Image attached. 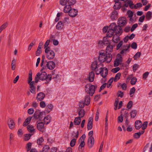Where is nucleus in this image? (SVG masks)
I'll return each instance as SVG.
<instances>
[{
    "instance_id": "nucleus-41",
    "label": "nucleus",
    "mask_w": 152,
    "mask_h": 152,
    "mask_svg": "<svg viewBox=\"0 0 152 152\" xmlns=\"http://www.w3.org/2000/svg\"><path fill=\"white\" fill-rule=\"evenodd\" d=\"M137 114V111L135 110H132L130 113V115L131 118H134L136 116Z\"/></svg>"
},
{
    "instance_id": "nucleus-30",
    "label": "nucleus",
    "mask_w": 152,
    "mask_h": 152,
    "mask_svg": "<svg viewBox=\"0 0 152 152\" xmlns=\"http://www.w3.org/2000/svg\"><path fill=\"white\" fill-rule=\"evenodd\" d=\"M32 118V117L31 116L28 117L25 120L23 123V126H27L28 124H29L30 121Z\"/></svg>"
},
{
    "instance_id": "nucleus-7",
    "label": "nucleus",
    "mask_w": 152,
    "mask_h": 152,
    "mask_svg": "<svg viewBox=\"0 0 152 152\" xmlns=\"http://www.w3.org/2000/svg\"><path fill=\"white\" fill-rule=\"evenodd\" d=\"M30 92L34 94H36V87L34 86V81H32L30 84Z\"/></svg>"
},
{
    "instance_id": "nucleus-51",
    "label": "nucleus",
    "mask_w": 152,
    "mask_h": 152,
    "mask_svg": "<svg viewBox=\"0 0 152 152\" xmlns=\"http://www.w3.org/2000/svg\"><path fill=\"white\" fill-rule=\"evenodd\" d=\"M76 142V139H73L70 142V145L71 147H73L74 146Z\"/></svg>"
},
{
    "instance_id": "nucleus-26",
    "label": "nucleus",
    "mask_w": 152,
    "mask_h": 152,
    "mask_svg": "<svg viewBox=\"0 0 152 152\" xmlns=\"http://www.w3.org/2000/svg\"><path fill=\"white\" fill-rule=\"evenodd\" d=\"M81 121V117H76L74 120V124L76 125H79Z\"/></svg>"
},
{
    "instance_id": "nucleus-24",
    "label": "nucleus",
    "mask_w": 152,
    "mask_h": 152,
    "mask_svg": "<svg viewBox=\"0 0 152 152\" xmlns=\"http://www.w3.org/2000/svg\"><path fill=\"white\" fill-rule=\"evenodd\" d=\"M115 4L113 6V8L115 10H119L121 7V4L119 2L115 1Z\"/></svg>"
},
{
    "instance_id": "nucleus-50",
    "label": "nucleus",
    "mask_w": 152,
    "mask_h": 152,
    "mask_svg": "<svg viewBox=\"0 0 152 152\" xmlns=\"http://www.w3.org/2000/svg\"><path fill=\"white\" fill-rule=\"evenodd\" d=\"M40 106L42 108L45 107L46 106L45 102L44 101H41L39 103Z\"/></svg>"
},
{
    "instance_id": "nucleus-54",
    "label": "nucleus",
    "mask_w": 152,
    "mask_h": 152,
    "mask_svg": "<svg viewBox=\"0 0 152 152\" xmlns=\"http://www.w3.org/2000/svg\"><path fill=\"white\" fill-rule=\"evenodd\" d=\"M141 53L140 52H138L136 53L134 56V60H136L137 58H139L141 55Z\"/></svg>"
},
{
    "instance_id": "nucleus-36",
    "label": "nucleus",
    "mask_w": 152,
    "mask_h": 152,
    "mask_svg": "<svg viewBox=\"0 0 152 152\" xmlns=\"http://www.w3.org/2000/svg\"><path fill=\"white\" fill-rule=\"evenodd\" d=\"M32 72L30 70L29 73V77L28 80V83L30 84V83L32 82Z\"/></svg>"
},
{
    "instance_id": "nucleus-40",
    "label": "nucleus",
    "mask_w": 152,
    "mask_h": 152,
    "mask_svg": "<svg viewBox=\"0 0 152 152\" xmlns=\"http://www.w3.org/2000/svg\"><path fill=\"white\" fill-rule=\"evenodd\" d=\"M127 13L129 17L130 18V20L131 21L133 15V13L131 11L129 10L127 11Z\"/></svg>"
},
{
    "instance_id": "nucleus-1",
    "label": "nucleus",
    "mask_w": 152,
    "mask_h": 152,
    "mask_svg": "<svg viewBox=\"0 0 152 152\" xmlns=\"http://www.w3.org/2000/svg\"><path fill=\"white\" fill-rule=\"evenodd\" d=\"M111 54H108L100 52L99 57V61L101 63L105 62L107 63H110L112 59Z\"/></svg>"
},
{
    "instance_id": "nucleus-20",
    "label": "nucleus",
    "mask_w": 152,
    "mask_h": 152,
    "mask_svg": "<svg viewBox=\"0 0 152 152\" xmlns=\"http://www.w3.org/2000/svg\"><path fill=\"white\" fill-rule=\"evenodd\" d=\"M27 128L29 132L34 134L35 132V129L34 127L31 125H28Z\"/></svg>"
},
{
    "instance_id": "nucleus-53",
    "label": "nucleus",
    "mask_w": 152,
    "mask_h": 152,
    "mask_svg": "<svg viewBox=\"0 0 152 152\" xmlns=\"http://www.w3.org/2000/svg\"><path fill=\"white\" fill-rule=\"evenodd\" d=\"M44 141V139L42 137H41L40 138H39L37 140V143L39 145H41V143L42 142Z\"/></svg>"
},
{
    "instance_id": "nucleus-8",
    "label": "nucleus",
    "mask_w": 152,
    "mask_h": 152,
    "mask_svg": "<svg viewBox=\"0 0 152 152\" xmlns=\"http://www.w3.org/2000/svg\"><path fill=\"white\" fill-rule=\"evenodd\" d=\"M100 65H102L101 63L98 65L96 61H94L93 62L91 65V67L92 70L95 71L96 72H98L99 69H98V68L99 67Z\"/></svg>"
},
{
    "instance_id": "nucleus-43",
    "label": "nucleus",
    "mask_w": 152,
    "mask_h": 152,
    "mask_svg": "<svg viewBox=\"0 0 152 152\" xmlns=\"http://www.w3.org/2000/svg\"><path fill=\"white\" fill-rule=\"evenodd\" d=\"M33 134H26L25 136L24 140L25 141L28 140L30 139L31 136Z\"/></svg>"
},
{
    "instance_id": "nucleus-62",
    "label": "nucleus",
    "mask_w": 152,
    "mask_h": 152,
    "mask_svg": "<svg viewBox=\"0 0 152 152\" xmlns=\"http://www.w3.org/2000/svg\"><path fill=\"white\" fill-rule=\"evenodd\" d=\"M123 118L122 115H120L118 118V123H121L123 122Z\"/></svg>"
},
{
    "instance_id": "nucleus-23",
    "label": "nucleus",
    "mask_w": 152,
    "mask_h": 152,
    "mask_svg": "<svg viewBox=\"0 0 152 152\" xmlns=\"http://www.w3.org/2000/svg\"><path fill=\"white\" fill-rule=\"evenodd\" d=\"M53 108V105L51 104H49L46 106L45 111L46 113H48L52 110Z\"/></svg>"
},
{
    "instance_id": "nucleus-35",
    "label": "nucleus",
    "mask_w": 152,
    "mask_h": 152,
    "mask_svg": "<svg viewBox=\"0 0 152 152\" xmlns=\"http://www.w3.org/2000/svg\"><path fill=\"white\" fill-rule=\"evenodd\" d=\"M121 76V73L120 72H118V73H117L116 75L115 76V77L114 78V82H116L118 80H119Z\"/></svg>"
},
{
    "instance_id": "nucleus-27",
    "label": "nucleus",
    "mask_w": 152,
    "mask_h": 152,
    "mask_svg": "<svg viewBox=\"0 0 152 152\" xmlns=\"http://www.w3.org/2000/svg\"><path fill=\"white\" fill-rule=\"evenodd\" d=\"M118 35V34H115L113 35L112 40L114 42L117 43L119 41V37L117 36Z\"/></svg>"
},
{
    "instance_id": "nucleus-14",
    "label": "nucleus",
    "mask_w": 152,
    "mask_h": 152,
    "mask_svg": "<svg viewBox=\"0 0 152 152\" xmlns=\"http://www.w3.org/2000/svg\"><path fill=\"white\" fill-rule=\"evenodd\" d=\"M113 46L109 44L106 47V53L108 54H111V53L113 51Z\"/></svg>"
},
{
    "instance_id": "nucleus-61",
    "label": "nucleus",
    "mask_w": 152,
    "mask_h": 152,
    "mask_svg": "<svg viewBox=\"0 0 152 152\" xmlns=\"http://www.w3.org/2000/svg\"><path fill=\"white\" fill-rule=\"evenodd\" d=\"M149 74V72H146L144 73L143 75V79H146V78L148 77Z\"/></svg>"
},
{
    "instance_id": "nucleus-9",
    "label": "nucleus",
    "mask_w": 152,
    "mask_h": 152,
    "mask_svg": "<svg viewBox=\"0 0 152 152\" xmlns=\"http://www.w3.org/2000/svg\"><path fill=\"white\" fill-rule=\"evenodd\" d=\"M77 13V10L74 8H72L68 13L69 15L72 17H74L76 16Z\"/></svg>"
},
{
    "instance_id": "nucleus-63",
    "label": "nucleus",
    "mask_w": 152,
    "mask_h": 152,
    "mask_svg": "<svg viewBox=\"0 0 152 152\" xmlns=\"http://www.w3.org/2000/svg\"><path fill=\"white\" fill-rule=\"evenodd\" d=\"M121 86L122 89L124 90H126L127 88V86L126 84L125 83H123L121 84Z\"/></svg>"
},
{
    "instance_id": "nucleus-4",
    "label": "nucleus",
    "mask_w": 152,
    "mask_h": 152,
    "mask_svg": "<svg viewBox=\"0 0 152 152\" xmlns=\"http://www.w3.org/2000/svg\"><path fill=\"white\" fill-rule=\"evenodd\" d=\"M45 52L46 54V57L48 59L52 60L54 58L55 53L53 50H50L49 47L45 49Z\"/></svg>"
},
{
    "instance_id": "nucleus-25",
    "label": "nucleus",
    "mask_w": 152,
    "mask_h": 152,
    "mask_svg": "<svg viewBox=\"0 0 152 152\" xmlns=\"http://www.w3.org/2000/svg\"><path fill=\"white\" fill-rule=\"evenodd\" d=\"M72 9L70 5H66L64 7V12L66 13H69Z\"/></svg>"
},
{
    "instance_id": "nucleus-64",
    "label": "nucleus",
    "mask_w": 152,
    "mask_h": 152,
    "mask_svg": "<svg viewBox=\"0 0 152 152\" xmlns=\"http://www.w3.org/2000/svg\"><path fill=\"white\" fill-rule=\"evenodd\" d=\"M120 64H121V63L120 62L115 59L114 61V66L115 67H117Z\"/></svg>"
},
{
    "instance_id": "nucleus-32",
    "label": "nucleus",
    "mask_w": 152,
    "mask_h": 152,
    "mask_svg": "<svg viewBox=\"0 0 152 152\" xmlns=\"http://www.w3.org/2000/svg\"><path fill=\"white\" fill-rule=\"evenodd\" d=\"M63 27V23L62 22H59L56 26V28L58 30L61 29Z\"/></svg>"
},
{
    "instance_id": "nucleus-60",
    "label": "nucleus",
    "mask_w": 152,
    "mask_h": 152,
    "mask_svg": "<svg viewBox=\"0 0 152 152\" xmlns=\"http://www.w3.org/2000/svg\"><path fill=\"white\" fill-rule=\"evenodd\" d=\"M120 69L119 67H117L112 69L111 72L113 73H116Z\"/></svg>"
},
{
    "instance_id": "nucleus-59",
    "label": "nucleus",
    "mask_w": 152,
    "mask_h": 152,
    "mask_svg": "<svg viewBox=\"0 0 152 152\" xmlns=\"http://www.w3.org/2000/svg\"><path fill=\"white\" fill-rule=\"evenodd\" d=\"M81 143L80 144L79 147V149L80 148L81 149L82 148L84 147L85 145V143L84 142V141H83V140H81V141H80Z\"/></svg>"
},
{
    "instance_id": "nucleus-6",
    "label": "nucleus",
    "mask_w": 152,
    "mask_h": 152,
    "mask_svg": "<svg viewBox=\"0 0 152 152\" xmlns=\"http://www.w3.org/2000/svg\"><path fill=\"white\" fill-rule=\"evenodd\" d=\"M127 23L126 19L124 17L119 18L118 21V24L121 26H125Z\"/></svg>"
},
{
    "instance_id": "nucleus-45",
    "label": "nucleus",
    "mask_w": 152,
    "mask_h": 152,
    "mask_svg": "<svg viewBox=\"0 0 152 152\" xmlns=\"http://www.w3.org/2000/svg\"><path fill=\"white\" fill-rule=\"evenodd\" d=\"M116 26L117 25H116L115 23H112L110 24L109 26V29L114 30V28L116 27Z\"/></svg>"
},
{
    "instance_id": "nucleus-33",
    "label": "nucleus",
    "mask_w": 152,
    "mask_h": 152,
    "mask_svg": "<svg viewBox=\"0 0 152 152\" xmlns=\"http://www.w3.org/2000/svg\"><path fill=\"white\" fill-rule=\"evenodd\" d=\"M50 117L48 115L46 116L44 119V121L45 123H46V124H48L50 122Z\"/></svg>"
},
{
    "instance_id": "nucleus-58",
    "label": "nucleus",
    "mask_w": 152,
    "mask_h": 152,
    "mask_svg": "<svg viewBox=\"0 0 152 152\" xmlns=\"http://www.w3.org/2000/svg\"><path fill=\"white\" fill-rule=\"evenodd\" d=\"M148 124V122L147 121H145L142 124V130H144L146 128Z\"/></svg>"
},
{
    "instance_id": "nucleus-10",
    "label": "nucleus",
    "mask_w": 152,
    "mask_h": 152,
    "mask_svg": "<svg viewBox=\"0 0 152 152\" xmlns=\"http://www.w3.org/2000/svg\"><path fill=\"white\" fill-rule=\"evenodd\" d=\"M46 65L49 69L52 70L55 68V64L53 61H49L47 63Z\"/></svg>"
},
{
    "instance_id": "nucleus-11",
    "label": "nucleus",
    "mask_w": 152,
    "mask_h": 152,
    "mask_svg": "<svg viewBox=\"0 0 152 152\" xmlns=\"http://www.w3.org/2000/svg\"><path fill=\"white\" fill-rule=\"evenodd\" d=\"M88 143L89 148H91L94 143V140L93 137H90L88 140Z\"/></svg>"
},
{
    "instance_id": "nucleus-5",
    "label": "nucleus",
    "mask_w": 152,
    "mask_h": 152,
    "mask_svg": "<svg viewBox=\"0 0 152 152\" xmlns=\"http://www.w3.org/2000/svg\"><path fill=\"white\" fill-rule=\"evenodd\" d=\"M100 70L99 72L98 73L97 72L96 74L97 75L100 74L101 76L103 77L106 78L108 74V70L105 67H103V66L100 67L99 69Z\"/></svg>"
},
{
    "instance_id": "nucleus-22",
    "label": "nucleus",
    "mask_w": 152,
    "mask_h": 152,
    "mask_svg": "<svg viewBox=\"0 0 152 152\" xmlns=\"http://www.w3.org/2000/svg\"><path fill=\"white\" fill-rule=\"evenodd\" d=\"M90 95H87L86 96L84 99V102L86 105H88L90 102Z\"/></svg>"
},
{
    "instance_id": "nucleus-57",
    "label": "nucleus",
    "mask_w": 152,
    "mask_h": 152,
    "mask_svg": "<svg viewBox=\"0 0 152 152\" xmlns=\"http://www.w3.org/2000/svg\"><path fill=\"white\" fill-rule=\"evenodd\" d=\"M123 44V41H121L119 42L117 46L116 49L117 50H119L120 48L121 47Z\"/></svg>"
},
{
    "instance_id": "nucleus-15",
    "label": "nucleus",
    "mask_w": 152,
    "mask_h": 152,
    "mask_svg": "<svg viewBox=\"0 0 152 152\" xmlns=\"http://www.w3.org/2000/svg\"><path fill=\"white\" fill-rule=\"evenodd\" d=\"M121 26L119 25L116 26V27L114 28V30H113L115 34H121L122 33V28Z\"/></svg>"
},
{
    "instance_id": "nucleus-21",
    "label": "nucleus",
    "mask_w": 152,
    "mask_h": 152,
    "mask_svg": "<svg viewBox=\"0 0 152 152\" xmlns=\"http://www.w3.org/2000/svg\"><path fill=\"white\" fill-rule=\"evenodd\" d=\"M42 114V113L39 110L36 111L34 114V117L36 119H38L40 118Z\"/></svg>"
},
{
    "instance_id": "nucleus-18",
    "label": "nucleus",
    "mask_w": 152,
    "mask_h": 152,
    "mask_svg": "<svg viewBox=\"0 0 152 152\" xmlns=\"http://www.w3.org/2000/svg\"><path fill=\"white\" fill-rule=\"evenodd\" d=\"M95 77L94 72L93 71L90 72L88 75V80L90 82H92L94 81Z\"/></svg>"
},
{
    "instance_id": "nucleus-2",
    "label": "nucleus",
    "mask_w": 152,
    "mask_h": 152,
    "mask_svg": "<svg viewBox=\"0 0 152 152\" xmlns=\"http://www.w3.org/2000/svg\"><path fill=\"white\" fill-rule=\"evenodd\" d=\"M41 73L38 72L37 73V76L39 75L40 80H45V82L44 83L45 84H48L52 79V76L51 75H47L46 72H42L41 70Z\"/></svg>"
},
{
    "instance_id": "nucleus-31",
    "label": "nucleus",
    "mask_w": 152,
    "mask_h": 152,
    "mask_svg": "<svg viewBox=\"0 0 152 152\" xmlns=\"http://www.w3.org/2000/svg\"><path fill=\"white\" fill-rule=\"evenodd\" d=\"M152 17V12L151 11L148 12L146 15V19L147 20H150Z\"/></svg>"
},
{
    "instance_id": "nucleus-28",
    "label": "nucleus",
    "mask_w": 152,
    "mask_h": 152,
    "mask_svg": "<svg viewBox=\"0 0 152 152\" xmlns=\"http://www.w3.org/2000/svg\"><path fill=\"white\" fill-rule=\"evenodd\" d=\"M37 127L38 129L40 131H41L44 127V123L41 122L38 123L37 125Z\"/></svg>"
},
{
    "instance_id": "nucleus-48",
    "label": "nucleus",
    "mask_w": 152,
    "mask_h": 152,
    "mask_svg": "<svg viewBox=\"0 0 152 152\" xmlns=\"http://www.w3.org/2000/svg\"><path fill=\"white\" fill-rule=\"evenodd\" d=\"M136 89L134 87H132V88L129 91V94L131 96V97H132L133 96V94H134L135 91Z\"/></svg>"
},
{
    "instance_id": "nucleus-29",
    "label": "nucleus",
    "mask_w": 152,
    "mask_h": 152,
    "mask_svg": "<svg viewBox=\"0 0 152 152\" xmlns=\"http://www.w3.org/2000/svg\"><path fill=\"white\" fill-rule=\"evenodd\" d=\"M114 31L113 29H109L107 34V37H110L112 36H113V34Z\"/></svg>"
},
{
    "instance_id": "nucleus-37",
    "label": "nucleus",
    "mask_w": 152,
    "mask_h": 152,
    "mask_svg": "<svg viewBox=\"0 0 152 152\" xmlns=\"http://www.w3.org/2000/svg\"><path fill=\"white\" fill-rule=\"evenodd\" d=\"M85 114V112L84 110L81 109L80 110L78 113V115L79 116V117H81L83 118L84 115Z\"/></svg>"
},
{
    "instance_id": "nucleus-42",
    "label": "nucleus",
    "mask_w": 152,
    "mask_h": 152,
    "mask_svg": "<svg viewBox=\"0 0 152 152\" xmlns=\"http://www.w3.org/2000/svg\"><path fill=\"white\" fill-rule=\"evenodd\" d=\"M108 37H104L102 41H101L102 42H103L104 45L107 44L109 43V40L107 39Z\"/></svg>"
},
{
    "instance_id": "nucleus-12",
    "label": "nucleus",
    "mask_w": 152,
    "mask_h": 152,
    "mask_svg": "<svg viewBox=\"0 0 152 152\" xmlns=\"http://www.w3.org/2000/svg\"><path fill=\"white\" fill-rule=\"evenodd\" d=\"M118 13L115 10H113L111 13L110 18L112 20H114L117 19L118 18Z\"/></svg>"
},
{
    "instance_id": "nucleus-47",
    "label": "nucleus",
    "mask_w": 152,
    "mask_h": 152,
    "mask_svg": "<svg viewBox=\"0 0 152 152\" xmlns=\"http://www.w3.org/2000/svg\"><path fill=\"white\" fill-rule=\"evenodd\" d=\"M60 4L62 6H65L68 2V0H60Z\"/></svg>"
},
{
    "instance_id": "nucleus-19",
    "label": "nucleus",
    "mask_w": 152,
    "mask_h": 152,
    "mask_svg": "<svg viewBox=\"0 0 152 152\" xmlns=\"http://www.w3.org/2000/svg\"><path fill=\"white\" fill-rule=\"evenodd\" d=\"M142 123L140 121L137 120L135 123V127L137 129H139L142 126Z\"/></svg>"
},
{
    "instance_id": "nucleus-34",
    "label": "nucleus",
    "mask_w": 152,
    "mask_h": 152,
    "mask_svg": "<svg viewBox=\"0 0 152 152\" xmlns=\"http://www.w3.org/2000/svg\"><path fill=\"white\" fill-rule=\"evenodd\" d=\"M16 60L14 58L12 60L11 63V68L12 70H14L15 69V64Z\"/></svg>"
},
{
    "instance_id": "nucleus-56",
    "label": "nucleus",
    "mask_w": 152,
    "mask_h": 152,
    "mask_svg": "<svg viewBox=\"0 0 152 152\" xmlns=\"http://www.w3.org/2000/svg\"><path fill=\"white\" fill-rule=\"evenodd\" d=\"M76 2V0H68V4L70 5H74Z\"/></svg>"
},
{
    "instance_id": "nucleus-44",
    "label": "nucleus",
    "mask_w": 152,
    "mask_h": 152,
    "mask_svg": "<svg viewBox=\"0 0 152 152\" xmlns=\"http://www.w3.org/2000/svg\"><path fill=\"white\" fill-rule=\"evenodd\" d=\"M137 79L135 77H132L131 80V83L132 85H135L137 81Z\"/></svg>"
},
{
    "instance_id": "nucleus-13",
    "label": "nucleus",
    "mask_w": 152,
    "mask_h": 152,
    "mask_svg": "<svg viewBox=\"0 0 152 152\" xmlns=\"http://www.w3.org/2000/svg\"><path fill=\"white\" fill-rule=\"evenodd\" d=\"M45 96V94L42 92H40L37 94L36 99L37 101H42L44 98Z\"/></svg>"
},
{
    "instance_id": "nucleus-17",
    "label": "nucleus",
    "mask_w": 152,
    "mask_h": 152,
    "mask_svg": "<svg viewBox=\"0 0 152 152\" xmlns=\"http://www.w3.org/2000/svg\"><path fill=\"white\" fill-rule=\"evenodd\" d=\"M93 118L90 117L88 120V122L87 124V129L90 130L93 127Z\"/></svg>"
},
{
    "instance_id": "nucleus-39",
    "label": "nucleus",
    "mask_w": 152,
    "mask_h": 152,
    "mask_svg": "<svg viewBox=\"0 0 152 152\" xmlns=\"http://www.w3.org/2000/svg\"><path fill=\"white\" fill-rule=\"evenodd\" d=\"M50 149V147L49 145H45L44 146L43 148H42V152H47Z\"/></svg>"
},
{
    "instance_id": "nucleus-38",
    "label": "nucleus",
    "mask_w": 152,
    "mask_h": 152,
    "mask_svg": "<svg viewBox=\"0 0 152 152\" xmlns=\"http://www.w3.org/2000/svg\"><path fill=\"white\" fill-rule=\"evenodd\" d=\"M124 48H125L126 47H127V48L126 49H124L122 50L121 52V53L122 54H123L126 53L128 50L130 46V45H126V46L124 45L123 46Z\"/></svg>"
},
{
    "instance_id": "nucleus-46",
    "label": "nucleus",
    "mask_w": 152,
    "mask_h": 152,
    "mask_svg": "<svg viewBox=\"0 0 152 152\" xmlns=\"http://www.w3.org/2000/svg\"><path fill=\"white\" fill-rule=\"evenodd\" d=\"M121 64L122 61V58L121 55L118 54L117 56V58L116 59Z\"/></svg>"
},
{
    "instance_id": "nucleus-52",
    "label": "nucleus",
    "mask_w": 152,
    "mask_h": 152,
    "mask_svg": "<svg viewBox=\"0 0 152 152\" xmlns=\"http://www.w3.org/2000/svg\"><path fill=\"white\" fill-rule=\"evenodd\" d=\"M142 7V5L140 3H137L134 5V8L137 9L138 8L141 7Z\"/></svg>"
},
{
    "instance_id": "nucleus-3",
    "label": "nucleus",
    "mask_w": 152,
    "mask_h": 152,
    "mask_svg": "<svg viewBox=\"0 0 152 152\" xmlns=\"http://www.w3.org/2000/svg\"><path fill=\"white\" fill-rule=\"evenodd\" d=\"M96 87L94 85H92L90 83L87 84L85 86L86 92L90 95L92 96L94 94Z\"/></svg>"
},
{
    "instance_id": "nucleus-49",
    "label": "nucleus",
    "mask_w": 152,
    "mask_h": 152,
    "mask_svg": "<svg viewBox=\"0 0 152 152\" xmlns=\"http://www.w3.org/2000/svg\"><path fill=\"white\" fill-rule=\"evenodd\" d=\"M32 144L31 142H29L26 145V148L27 149V151H28L31 149Z\"/></svg>"
},
{
    "instance_id": "nucleus-55",
    "label": "nucleus",
    "mask_w": 152,
    "mask_h": 152,
    "mask_svg": "<svg viewBox=\"0 0 152 152\" xmlns=\"http://www.w3.org/2000/svg\"><path fill=\"white\" fill-rule=\"evenodd\" d=\"M132 102L131 101H129L127 104V108L129 109H130L132 107Z\"/></svg>"
},
{
    "instance_id": "nucleus-16",
    "label": "nucleus",
    "mask_w": 152,
    "mask_h": 152,
    "mask_svg": "<svg viewBox=\"0 0 152 152\" xmlns=\"http://www.w3.org/2000/svg\"><path fill=\"white\" fill-rule=\"evenodd\" d=\"M8 125L10 129H13L15 126V124L13 119L9 118L8 120Z\"/></svg>"
}]
</instances>
